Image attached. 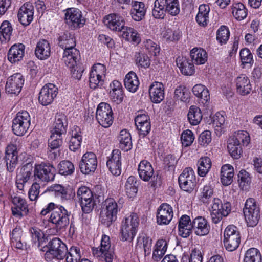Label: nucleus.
I'll return each mask as SVG.
<instances>
[{"label":"nucleus","mask_w":262,"mask_h":262,"mask_svg":"<svg viewBox=\"0 0 262 262\" xmlns=\"http://www.w3.org/2000/svg\"><path fill=\"white\" fill-rule=\"evenodd\" d=\"M187 117L191 125H196L200 123L202 119V112L198 106L192 105L189 108Z\"/></svg>","instance_id":"72a5a7b5"},{"label":"nucleus","mask_w":262,"mask_h":262,"mask_svg":"<svg viewBox=\"0 0 262 262\" xmlns=\"http://www.w3.org/2000/svg\"><path fill=\"white\" fill-rule=\"evenodd\" d=\"M189 92L187 88L183 85L178 86L174 91V97L183 102H186L189 98Z\"/></svg>","instance_id":"13d9d810"},{"label":"nucleus","mask_w":262,"mask_h":262,"mask_svg":"<svg viewBox=\"0 0 262 262\" xmlns=\"http://www.w3.org/2000/svg\"><path fill=\"white\" fill-rule=\"evenodd\" d=\"M224 244L229 251L235 250L241 242L240 232L237 228L231 225L226 227L224 233Z\"/></svg>","instance_id":"0eeeda50"},{"label":"nucleus","mask_w":262,"mask_h":262,"mask_svg":"<svg viewBox=\"0 0 262 262\" xmlns=\"http://www.w3.org/2000/svg\"><path fill=\"white\" fill-rule=\"evenodd\" d=\"M234 168L230 164L222 166L221 170L220 177L222 184L224 186H228L233 182Z\"/></svg>","instance_id":"cd10ccee"},{"label":"nucleus","mask_w":262,"mask_h":262,"mask_svg":"<svg viewBox=\"0 0 262 262\" xmlns=\"http://www.w3.org/2000/svg\"><path fill=\"white\" fill-rule=\"evenodd\" d=\"M244 262H261V255L256 248L248 249L245 254Z\"/></svg>","instance_id":"c03bdc74"},{"label":"nucleus","mask_w":262,"mask_h":262,"mask_svg":"<svg viewBox=\"0 0 262 262\" xmlns=\"http://www.w3.org/2000/svg\"><path fill=\"white\" fill-rule=\"evenodd\" d=\"M58 93V88L53 83H48L41 89L38 97L39 103L46 106L51 104Z\"/></svg>","instance_id":"ddd939ff"},{"label":"nucleus","mask_w":262,"mask_h":262,"mask_svg":"<svg viewBox=\"0 0 262 262\" xmlns=\"http://www.w3.org/2000/svg\"><path fill=\"white\" fill-rule=\"evenodd\" d=\"M29 231L33 243L36 245L38 248L42 247V245L45 239L41 231L38 228L34 227L30 228Z\"/></svg>","instance_id":"09e8293b"},{"label":"nucleus","mask_w":262,"mask_h":262,"mask_svg":"<svg viewBox=\"0 0 262 262\" xmlns=\"http://www.w3.org/2000/svg\"><path fill=\"white\" fill-rule=\"evenodd\" d=\"M181 138L183 145L185 147L190 146L194 139L193 133L189 129L183 132Z\"/></svg>","instance_id":"774afa93"},{"label":"nucleus","mask_w":262,"mask_h":262,"mask_svg":"<svg viewBox=\"0 0 262 262\" xmlns=\"http://www.w3.org/2000/svg\"><path fill=\"white\" fill-rule=\"evenodd\" d=\"M79 166L83 174L93 173L97 166V159L95 154L92 152L84 154L79 162Z\"/></svg>","instance_id":"2eb2a0df"},{"label":"nucleus","mask_w":262,"mask_h":262,"mask_svg":"<svg viewBox=\"0 0 262 262\" xmlns=\"http://www.w3.org/2000/svg\"><path fill=\"white\" fill-rule=\"evenodd\" d=\"M124 85L126 89L131 92H135L138 89L139 81L136 73L129 72L125 76Z\"/></svg>","instance_id":"2f4dec72"},{"label":"nucleus","mask_w":262,"mask_h":262,"mask_svg":"<svg viewBox=\"0 0 262 262\" xmlns=\"http://www.w3.org/2000/svg\"><path fill=\"white\" fill-rule=\"evenodd\" d=\"M143 245L145 256L149 255L151 251L152 239L145 234L140 235L137 239V246Z\"/></svg>","instance_id":"37998d69"},{"label":"nucleus","mask_w":262,"mask_h":262,"mask_svg":"<svg viewBox=\"0 0 262 262\" xmlns=\"http://www.w3.org/2000/svg\"><path fill=\"white\" fill-rule=\"evenodd\" d=\"M34 172L33 166L32 163H28L25 164L21 168L20 171L18 174L17 175L16 178L19 179V181L22 182L28 181L30 178L33 176Z\"/></svg>","instance_id":"ea45409f"},{"label":"nucleus","mask_w":262,"mask_h":262,"mask_svg":"<svg viewBox=\"0 0 262 262\" xmlns=\"http://www.w3.org/2000/svg\"><path fill=\"white\" fill-rule=\"evenodd\" d=\"M192 231L198 236H204L209 233L210 226L205 218L198 216L193 220Z\"/></svg>","instance_id":"4be33fe9"},{"label":"nucleus","mask_w":262,"mask_h":262,"mask_svg":"<svg viewBox=\"0 0 262 262\" xmlns=\"http://www.w3.org/2000/svg\"><path fill=\"white\" fill-rule=\"evenodd\" d=\"M136 64L138 67L147 68L150 65V59L144 52H136L135 55Z\"/></svg>","instance_id":"3c124183"},{"label":"nucleus","mask_w":262,"mask_h":262,"mask_svg":"<svg viewBox=\"0 0 262 262\" xmlns=\"http://www.w3.org/2000/svg\"><path fill=\"white\" fill-rule=\"evenodd\" d=\"M80 58L79 51L75 47L64 50L62 60L68 67H71L79 62Z\"/></svg>","instance_id":"5701e85b"},{"label":"nucleus","mask_w":262,"mask_h":262,"mask_svg":"<svg viewBox=\"0 0 262 262\" xmlns=\"http://www.w3.org/2000/svg\"><path fill=\"white\" fill-rule=\"evenodd\" d=\"M77 195L80 202L88 201L90 199H95L96 195L94 196L92 191L87 187L83 186L80 187L77 191Z\"/></svg>","instance_id":"603ef678"},{"label":"nucleus","mask_w":262,"mask_h":262,"mask_svg":"<svg viewBox=\"0 0 262 262\" xmlns=\"http://www.w3.org/2000/svg\"><path fill=\"white\" fill-rule=\"evenodd\" d=\"M190 56L193 63L203 64L207 60V54L201 48H194L190 52Z\"/></svg>","instance_id":"c756f323"},{"label":"nucleus","mask_w":262,"mask_h":262,"mask_svg":"<svg viewBox=\"0 0 262 262\" xmlns=\"http://www.w3.org/2000/svg\"><path fill=\"white\" fill-rule=\"evenodd\" d=\"M118 140L120 142L119 147L122 150L127 151L132 148V143L130 135L126 129L122 130L120 132Z\"/></svg>","instance_id":"f704fd0d"},{"label":"nucleus","mask_w":262,"mask_h":262,"mask_svg":"<svg viewBox=\"0 0 262 262\" xmlns=\"http://www.w3.org/2000/svg\"><path fill=\"white\" fill-rule=\"evenodd\" d=\"M96 118L102 126L107 128L113 122V113L110 105L105 102H101L98 105Z\"/></svg>","instance_id":"6e6552de"},{"label":"nucleus","mask_w":262,"mask_h":262,"mask_svg":"<svg viewBox=\"0 0 262 262\" xmlns=\"http://www.w3.org/2000/svg\"><path fill=\"white\" fill-rule=\"evenodd\" d=\"M243 211L247 226H256L261 217L260 208L256 201L253 198L247 199Z\"/></svg>","instance_id":"7ed1b4c3"},{"label":"nucleus","mask_w":262,"mask_h":262,"mask_svg":"<svg viewBox=\"0 0 262 262\" xmlns=\"http://www.w3.org/2000/svg\"><path fill=\"white\" fill-rule=\"evenodd\" d=\"M234 140L235 143L241 145L247 146L250 141V138L249 133L244 130H238L235 133L234 136L230 138Z\"/></svg>","instance_id":"a19ab883"},{"label":"nucleus","mask_w":262,"mask_h":262,"mask_svg":"<svg viewBox=\"0 0 262 262\" xmlns=\"http://www.w3.org/2000/svg\"><path fill=\"white\" fill-rule=\"evenodd\" d=\"M237 92L243 96L249 94L251 91V85L248 77L245 74H241L235 80Z\"/></svg>","instance_id":"412c9836"},{"label":"nucleus","mask_w":262,"mask_h":262,"mask_svg":"<svg viewBox=\"0 0 262 262\" xmlns=\"http://www.w3.org/2000/svg\"><path fill=\"white\" fill-rule=\"evenodd\" d=\"M12 31L10 23L8 21H4L0 26V40L2 43L10 40Z\"/></svg>","instance_id":"4c0bfd02"},{"label":"nucleus","mask_w":262,"mask_h":262,"mask_svg":"<svg viewBox=\"0 0 262 262\" xmlns=\"http://www.w3.org/2000/svg\"><path fill=\"white\" fill-rule=\"evenodd\" d=\"M64 17L66 23L74 29L80 28L83 26L85 23V19L83 17Z\"/></svg>","instance_id":"e2e57ef3"},{"label":"nucleus","mask_w":262,"mask_h":262,"mask_svg":"<svg viewBox=\"0 0 262 262\" xmlns=\"http://www.w3.org/2000/svg\"><path fill=\"white\" fill-rule=\"evenodd\" d=\"M121 17H104L103 22L110 30L123 31L125 30L124 22Z\"/></svg>","instance_id":"c85d7f7f"},{"label":"nucleus","mask_w":262,"mask_h":262,"mask_svg":"<svg viewBox=\"0 0 262 262\" xmlns=\"http://www.w3.org/2000/svg\"><path fill=\"white\" fill-rule=\"evenodd\" d=\"M24 83V78L20 73H16L7 79L5 90L7 93L18 95Z\"/></svg>","instance_id":"dca6fc26"},{"label":"nucleus","mask_w":262,"mask_h":262,"mask_svg":"<svg viewBox=\"0 0 262 262\" xmlns=\"http://www.w3.org/2000/svg\"><path fill=\"white\" fill-rule=\"evenodd\" d=\"M25 49V46L22 43L13 45L8 53V60L11 63L20 61L24 56Z\"/></svg>","instance_id":"a878e982"},{"label":"nucleus","mask_w":262,"mask_h":262,"mask_svg":"<svg viewBox=\"0 0 262 262\" xmlns=\"http://www.w3.org/2000/svg\"><path fill=\"white\" fill-rule=\"evenodd\" d=\"M211 167V162L207 157H202L198 162V173L201 177L205 176Z\"/></svg>","instance_id":"e433bc0d"},{"label":"nucleus","mask_w":262,"mask_h":262,"mask_svg":"<svg viewBox=\"0 0 262 262\" xmlns=\"http://www.w3.org/2000/svg\"><path fill=\"white\" fill-rule=\"evenodd\" d=\"M168 4L167 0H156L152 10V16H160L165 15V7Z\"/></svg>","instance_id":"4d7b16f0"},{"label":"nucleus","mask_w":262,"mask_h":262,"mask_svg":"<svg viewBox=\"0 0 262 262\" xmlns=\"http://www.w3.org/2000/svg\"><path fill=\"white\" fill-rule=\"evenodd\" d=\"M31 118L27 111L19 112L13 119L12 130L18 136L24 135L30 125Z\"/></svg>","instance_id":"423d86ee"},{"label":"nucleus","mask_w":262,"mask_h":262,"mask_svg":"<svg viewBox=\"0 0 262 262\" xmlns=\"http://www.w3.org/2000/svg\"><path fill=\"white\" fill-rule=\"evenodd\" d=\"M227 148L229 154L233 158L238 159L241 157L242 153V145L237 144L234 140L229 138Z\"/></svg>","instance_id":"49530a36"},{"label":"nucleus","mask_w":262,"mask_h":262,"mask_svg":"<svg viewBox=\"0 0 262 262\" xmlns=\"http://www.w3.org/2000/svg\"><path fill=\"white\" fill-rule=\"evenodd\" d=\"M65 257L66 262H79L81 258L80 248L78 247H71Z\"/></svg>","instance_id":"864d4df0"},{"label":"nucleus","mask_w":262,"mask_h":262,"mask_svg":"<svg viewBox=\"0 0 262 262\" xmlns=\"http://www.w3.org/2000/svg\"><path fill=\"white\" fill-rule=\"evenodd\" d=\"M149 93L153 103L161 102L164 98V85L161 82H154L149 87Z\"/></svg>","instance_id":"aec40b11"},{"label":"nucleus","mask_w":262,"mask_h":262,"mask_svg":"<svg viewBox=\"0 0 262 262\" xmlns=\"http://www.w3.org/2000/svg\"><path fill=\"white\" fill-rule=\"evenodd\" d=\"M106 71V68L103 64L97 63L92 67L90 75L104 79Z\"/></svg>","instance_id":"052dcab7"},{"label":"nucleus","mask_w":262,"mask_h":262,"mask_svg":"<svg viewBox=\"0 0 262 262\" xmlns=\"http://www.w3.org/2000/svg\"><path fill=\"white\" fill-rule=\"evenodd\" d=\"M179 234L183 237H187L191 233L193 229V221L187 215H182L179 221Z\"/></svg>","instance_id":"b1692460"},{"label":"nucleus","mask_w":262,"mask_h":262,"mask_svg":"<svg viewBox=\"0 0 262 262\" xmlns=\"http://www.w3.org/2000/svg\"><path fill=\"white\" fill-rule=\"evenodd\" d=\"M62 136L51 133L48 144L49 148L50 149V156H51V158H55L57 156V154H55V152L51 153V150H54L59 148L62 145Z\"/></svg>","instance_id":"c9c22d12"},{"label":"nucleus","mask_w":262,"mask_h":262,"mask_svg":"<svg viewBox=\"0 0 262 262\" xmlns=\"http://www.w3.org/2000/svg\"><path fill=\"white\" fill-rule=\"evenodd\" d=\"M138 172L141 179L144 181L151 180V186L155 187L161 183V177L158 174H154V170L151 164L146 160L142 161L138 166Z\"/></svg>","instance_id":"1a4fd4ad"},{"label":"nucleus","mask_w":262,"mask_h":262,"mask_svg":"<svg viewBox=\"0 0 262 262\" xmlns=\"http://www.w3.org/2000/svg\"><path fill=\"white\" fill-rule=\"evenodd\" d=\"M59 46L62 49H67L76 46V41L74 34L69 32H66L59 38Z\"/></svg>","instance_id":"473e14b6"},{"label":"nucleus","mask_w":262,"mask_h":262,"mask_svg":"<svg viewBox=\"0 0 262 262\" xmlns=\"http://www.w3.org/2000/svg\"><path fill=\"white\" fill-rule=\"evenodd\" d=\"M138 184L136 178L134 176H130L127 180L125 185V191L129 198H134L138 191Z\"/></svg>","instance_id":"58836bf2"},{"label":"nucleus","mask_w":262,"mask_h":262,"mask_svg":"<svg viewBox=\"0 0 262 262\" xmlns=\"http://www.w3.org/2000/svg\"><path fill=\"white\" fill-rule=\"evenodd\" d=\"M177 66L182 74L186 75H191L194 72V63H191L185 57L179 56L176 59Z\"/></svg>","instance_id":"7c9ffc66"},{"label":"nucleus","mask_w":262,"mask_h":262,"mask_svg":"<svg viewBox=\"0 0 262 262\" xmlns=\"http://www.w3.org/2000/svg\"><path fill=\"white\" fill-rule=\"evenodd\" d=\"M35 54L39 59H47L51 54V47L48 41L46 39L40 40L37 43Z\"/></svg>","instance_id":"bb28decb"},{"label":"nucleus","mask_w":262,"mask_h":262,"mask_svg":"<svg viewBox=\"0 0 262 262\" xmlns=\"http://www.w3.org/2000/svg\"><path fill=\"white\" fill-rule=\"evenodd\" d=\"M4 160L7 171L9 172L14 171L18 162L16 141L15 143L11 142L7 145Z\"/></svg>","instance_id":"4468645a"},{"label":"nucleus","mask_w":262,"mask_h":262,"mask_svg":"<svg viewBox=\"0 0 262 262\" xmlns=\"http://www.w3.org/2000/svg\"><path fill=\"white\" fill-rule=\"evenodd\" d=\"M40 250L46 252L45 257L47 261H51L53 259L62 260L68 253L66 245L57 237L50 240L47 245L40 248Z\"/></svg>","instance_id":"f257e3e1"},{"label":"nucleus","mask_w":262,"mask_h":262,"mask_svg":"<svg viewBox=\"0 0 262 262\" xmlns=\"http://www.w3.org/2000/svg\"><path fill=\"white\" fill-rule=\"evenodd\" d=\"M71 69L72 76L75 79L79 80L81 79L82 73L84 71V68L80 62L76 63L71 67H69Z\"/></svg>","instance_id":"0e129e2a"},{"label":"nucleus","mask_w":262,"mask_h":262,"mask_svg":"<svg viewBox=\"0 0 262 262\" xmlns=\"http://www.w3.org/2000/svg\"><path fill=\"white\" fill-rule=\"evenodd\" d=\"M230 32L228 28L225 26H222L218 29L216 33V39L221 45L226 43L229 39Z\"/></svg>","instance_id":"6e6d98bb"},{"label":"nucleus","mask_w":262,"mask_h":262,"mask_svg":"<svg viewBox=\"0 0 262 262\" xmlns=\"http://www.w3.org/2000/svg\"><path fill=\"white\" fill-rule=\"evenodd\" d=\"M178 182L183 190L188 192L192 191L196 185L195 175L192 169L186 168L179 177Z\"/></svg>","instance_id":"f8f14e48"},{"label":"nucleus","mask_w":262,"mask_h":262,"mask_svg":"<svg viewBox=\"0 0 262 262\" xmlns=\"http://www.w3.org/2000/svg\"><path fill=\"white\" fill-rule=\"evenodd\" d=\"M121 208L116 201L111 198H107L102 203L100 220L102 224L109 227L117 219V215Z\"/></svg>","instance_id":"f03ea898"},{"label":"nucleus","mask_w":262,"mask_h":262,"mask_svg":"<svg viewBox=\"0 0 262 262\" xmlns=\"http://www.w3.org/2000/svg\"><path fill=\"white\" fill-rule=\"evenodd\" d=\"M12 202L14 205L11 208L13 215L21 217L28 214L29 209L26 200L19 196H15L12 198Z\"/></svg>","instance_id":"6ab92c4d"},{"label":"nucleus","mask_w":262,"mask_h":262,"mask_svg":"<svg viewBox=\"0 0 262 262\" xmlns=\"http://www.w3.org/2000/svg\"><path fill=\"white\" fill-rule=\"evenodd\" d=\"M92 251L95 256L104 258L106 262H112L114 254L111 249L110 239L108 236L103 235L100 246L98 248H93Z\"/></svg>","instance_id":"9b49d317"},{"label":"nucleus","mask_w":262,"mask_h":262,"mask_svg":"<svg viewBox=\"0 0 262 262\" xmlns=\"http://www.w3.org/2000/svg\"><path fill=\"white\" fill-rule=\"evenodd\" d=\"M55 168L49 163H41L36 164L34 169V176L42 182H50L54 180Z\"/></svg>","instance_id":"9d476101"},{"label":"nucleus","mask_w":262,"mask_h":262,"mask_svg":"<svg viewBox=\"0 0 262 262\" xmlns=\"http://www.w3.org/2000/svg\"><path fill=\"white\" fill-rule=\"evenodd\" d=\"M121 155L119 149H114L108 157L106 165L111 172L114 176H119L121 172Z\"/></svg>","instance_id":"f3484780"},{"label":"nucleus","mask_w":262,"mask_h":262,"mask_svg":"<svg viewBox=\"0 0 262 262\" xmlns=\"http://www.w3.org/2000/svg\"><path fill=\"white\" fill-rule=\"evenodd\" d=\"M34 14V7L30 3H25L19 9L17 16H23L27 15V16H33Z\"/></svg>","instance_id":"69168bd1"},{"label":"nucleus","mask_w":262,"mask_h":262,"mask_svg":"<svg viewBox=\"0 0 262 262\" xmlns=\"http://www.w3.org/2000/svg\"><path fill=\"white\" fill-rule=\"evenodd\" d=\"M70 212L62 206H57L51 212L49 221L54 225L57 230L65 229L69 224Z\"/></svg>","instance_id":"39448f33"},{"label":"nucleus","mask_w":262,"mask_h":262,"mask_svg":"<svg viewBox=\"0 0 262 262\" xmlns=\"http://www.w3.org/2000/svg\"><path fill=\"white\" fill-rule=\"evenodd\" d=\"M68 121L66 116L62 114H57L56 115L54 126L51 133L62 136L67 133Z\"/></svg>","instance_id":"393cba45"},{"label":"nucleus","mask_w":262,"mask_h":262,"mask_svg":"<svg viewBox=\"0 0 262 262\" xmlns=\"http://www.w3.org/2000/svg\"><path fill=\"white\" fill-rule=\"evenodd\" d=\"M146 13L145 4L143 2H135L131 10V14L136 16H144Z\"/></svg>","instance_id":"680f3d73"},{"label":"nucleus","mask_w":262,"mask_h":262,"mask_svg":"<svg viewBox=\"0 0 262 262\" xmlns=\"http://www.w3.org/2000/svg\"><path fill=\"white\" fill-rule=\"evenodd\" d=\"M237 177L239 185L243 188L250 184L251 178L249 177V173L246 170H241L239 172Z\"/></svg>","instance_id":"338daca9"},{"label":"nucleus","mask_w":262,"mask_h":262,"mask_svg":"<svg viewBox=\"0 0 262 262\" xmlns=\"http://www.w3.org/2000/svg\"><path fill=\"white\" fill-rule=\"evenodd\" d=\"M97 200L96 199H90L88 201H85L80 202V205L83 212L85 213H90L96 205L97 203H99L103 201V198L100 195L97 196Z\"/></svg>","instance_id":"de8ad7c7"},{"label":"nucleus","mask_w":262,"mask_h":262,"mask_svg":"<svg viewBox=\"0 0 262 262\" xmlns=\"http://www.w3.org/2000/svg\"><path fill=\"white\" fill-rule=\"evenodd\" d=\"M224 112H217L213 118V124L214 126L215 130L221 133L222 129L224 128L226 119Z\"/></svg>","instance_id":"8fccbe9b"},{"label":"nucleus","mask_w":262,"mask_h":262,"mask_svg":"<svg viewBox=\"0 0 262 262\" xmlns=\"http://www.w3.org/2000/svg\"><path fill=\"white\" fill-rule=\"evenodd\" d=\"M122 37L129 41L138 44L141 41L139 34L133 28L126 27L122 31Z\"/></svg>","instance_id":"a18cd8bd"},{"label":"nucleus","mask_w":262,"mask_h":262,"mask_svg":"<svg viewBox=\"0 0 262 262\" xmlns=\"http://www.w3.org/2000/svg\"><path fill=\"white\" fill-rule=\"evenodd\" d=\"M173 217L172 208L167 204H162L158 209L157 222L159 225L169 224Z\"/></svg>","instance_id":"a211bd4d"},{"label":"nucleus","mask_w":262,"mask_h":262,"mask_svg":"<svg viewBox=\"0 0 262 262\" xmlns=\"http://www.w3.org/2000/svg\"><path fill=\"white\" fill-rule=\"evenodd\" d=\"M139 224V217L136 213H132L123 220L121 230L122 240L133 241L136 234Z\"/></svg>","instance_id":"20e7f679"},{"label":"nucleus","mask_w":262,"mask_h":262,"mask_svg":"<svg viewBox=\"0 0 262 262\" xmlns=\"http://www.w3.org/2000/svg\"><path fill=\"white\" fill-rule=\"evenodd\" d=\"M58 168L59 173L64 176L72 175L75 170L74 164L68 160L61 161L58 165Z\"/></svg>","instance_id":"79ce46f5"},{"label":"nucleus","mask_w":262,"mask_h":262,"mask_svg":"<svg viewBox=\"0 0 262 262\" xmlns=\"http://www.w3.org/2000/svg\"><path fill=\"white\" fill-rule=\"evenodd\" d=\"M213 194V189L210 185H206L202 189L200 200L205 204H208Z\"/></svg>","instance_id":"bf43d9fd"},{"label":"nucleus","mask_w":262,"mask_h":262,"mask_svg":"<svg viewBox=\"0 0 262 262\" xmlns=\"http://www.w3.org/2000/svg\"><path fill=\"white\" fill-rule=\"evenodd\" d=\"M162 37L167 41H174L178 40L181 36L179 30L172 31L170 29H164L161 33Z\"/></svg>","instance_id":"5fc2aeb1"}]
</instances>
